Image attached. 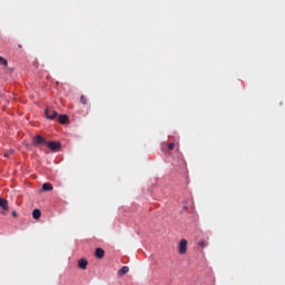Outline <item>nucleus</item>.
Here are the masks:
<instances>
[{
  "label": "nucleus",
  "instance_id": "f257e3e1",
  "mask_svg": "<svg viewBox=\"0 0 285 285\" xmlns=\"http://www.w3.org/2000/svg\"><path fill=\"white\" fill-rule=\"evenodd\" d=\"M188 249V242L186 239H181L180 243H178V253L180 255H186Z\"/></svg>",
  "mask_w": 285,
  "mask_h": 285
},
{
  "label": "nucleus",
  "instance_id": "f03ea898",
  "mask_svg": "<svg viewBox=\"0 0 285 285\" xmlns=\"http://www.w3.org/2000/svg\"><path fill=\"white\" fill-rule=\"evenodd\" d=\"M47 146L50 148L51 151H59L61 148V145L55 141H47Z\"/></svg>",
  "mask_w": 285,
  "mask_h": 285
},
{
  "label": "nucleus",
  "instance_id": "7ed1b4c3",
  "mask_svg": "<svg viewBox=\"0 0 285 285\" xmlns=\"http://www.w3.org/2000/svg\"><path fill=\"white\" fill-rule=\"evenodd\" d=\"M48 141L46 139H43L41 136H37L33 138V146H39V145H47Z\"/></svg>",
  "mask_w": 285,
  "mask_h": 285
},
{
  "label": "nucleus",
  "instance_id": "20e7f679",
  "mask_svg": "<svg viewBox=\"0 0 285 285\" xmlns=\"http://www.w3.org/2000/svg\"><path fill=\"white\" fill-rule=\"evenodd\" d=\"M0 207L3 209L2 214L9 210L8 200L0 197Z\"/></svg>",
  "mask_w": 285,
  "mask_h": 285
},
{
  "label": "nucleus",
  "instance_id": "39448f33",
  "mask_svg": "<svg viewBox=\"0 0 285 285\" xmlns=\"http://www.w3.org/2000/svg\"><path fill=\"white\" fill-rule=\"evenodd\" d=\"M46 116H47L48 119L53 120L58 116V112L57 111H52L50 109H47L46 110Z\"/></svg>",
  "mask_w": 285,
  "mask_h": 285
},
{
  "label": "nucleus",
  "instance_id": "423d86ee",
  "mask_svg": "<svg viewBox=\"0 0 285 285\" xmlns=\"http://www.w3.org/2000/svg\"><path fill=\"white\" fill-rule=\"evenodd\" d=\"M104 256H105V250L102 248H97L96 249V257L101 259V258H104Z\"/></svg>",
  "mask_w": 285,
  "mask_h": 285
},
{
  "label": "nucleus",
  "instance_id": "0eeeda50",
  "mask_svg": "<svg viewBox=\"0 0 285 285\" xmlns=\"http://www.w3.org/2000/svg\"><path fill=\"white\" fill-rule=\"evenodd\" d=\"M58 121H59L61 125H66L67 121H68V116L61 115V116L58 118Z\"/></svg>",
  "mask_w": 285,
  "mask_h": 285
},
{
  "label": "nucleus",
  "instance_id": "6e6552de",
  "mask_svg": "<svg viewBox=\"0 0 285 285\" xmlns=\"http://www.w3.org/2000/svg\"><path fill=\"white\" fill-rule=\"evenodd\" d=\"M42 189L45 191H50V190L53 189V186L51 184H49V183H46V184L42 185Z\"/></svg>",
  "mask_w": 285,
  "mask_h": 285
},
{
  "label": "nucleus",
  "instance_id": "1a4fd4ad",
  "mask_svg": "<svg viewBox=\"0 0 285 285\" xmlns=\"http://www.w3.org/2000/svg\"><path fill=\"white\" fill-rule=\"evenodd\" d=\"M88 266V262L86 259H80L79 261V268L86 269Z\"/></svg>",
  "mask_w": 285,
  "mask_h": 285
},
{
  "label": "nucleus",
  "instance_id": "9d476101",
  "mask_svg": "<svg viewBox=\"0 0 285 285\" xmlns=\"http://www.w3.org/2000/svg\"><path fill=\"white\" fill-rule=\"evenodd\" d=\"M128 272H129V267H128V266H124V267L118 272V274H119L120 276H124V275H126Z\"/></svg>",
  "mask_w": 285,
  "mask_h": 285
},
{
  "label": "nucleus",
  "instance_id": "9b49d317",
  "mask_svg": "<svg viewBox=\"0 0 285 285\" xmlns=\"http://www.w3.org/2000/svg\"><path fill=\"white\" fill-rule=\"evenodd\" d=\"M32 216L35 219H39L41 217V212L39 209H35Z\"/></svg>",
  "mask_w": 285,
  "mask_h": 285
},
{
  "label": "nucleus",
  "instance_id": "f8f14e48",
  "mask_svg": "<svg viewBox=\"0 0 285 285\" xmlns=\"http://www.w3.org/2000/svg\"><path fill=\"white\" fill-rule=\"evenodd\" d=\"M0 65L4 66L6 68L8 67V60H6V58H2V56H0Z\"/></svg>",
  "mask_w": 285,
  "mask_h": 285
},
{
  "label": "nucleus",
  "instance_id": "ddd939ff",
  "mask_svg": "<svg viewBox=\"0 0 285 285\" xmlns=\"http://www.w3.org/2000/svg\"><path fill=\"white\" fill-rule=\"evenodd\" d=\"M80 102H81L82 105H87V104H88V98H86V96H81Z\"/></svg>",
  "mask_w": 285,
  "mask_h": 285
},
{
  "label": "nucleus",
  "instance_id": "4468645a",
  "mask_svg": "<svg viewBox=\"0 0 285 285\" xmlns=\"http://www.w3.org/2000/svg\"><path fill=\"white\" fill-rule=\"evenodd\" d=\"M208 244L205 242V240H200V242H198V246H200V247H206Z\"/></svg>",
  "mask_w": 285,
  "mask_h": 285
},
{
  "label": "nucleus",
  "instance_id": "2eb2a0df",
  "mask_svg": "<svg viewBox=\"0 0 285 285\" xmlns=\"http://www.w3.org/2000/svg\"><path fill=\"white\" fill-rule=\"evenodd\" d=\"M167 149H169V150H174V149H175V144H174V142H171V144L167 145Z\"/></svg>",
  "mask_w": 285,
  "mask_h": 285
},
{
  "label": "nucleus",
  "instance_id": "dca6fc26",
  "mask_svg": "<svg viewBox=\"0 0 285 285\" xmlns=\"http://www.w3.org/2000/svg\"><path fill=\"white\" fill-rule=\"evenodd\" d=\"M11 154H13V151L6 154L4 157L8 158Z\"/></svg>",
  "mask_w": 285,
  "mask_h": 285
},
{
  "label": "nucleus",
  "instance_id": "f3484780",
  "mask_svg": "<svg viewBox=\"0 0 285 285\" xmlns=\"http://www.w3.org/2000/svg\"><path fill=\"white\" fill-rule=\"evenodd\" d=\"M12 216H13V217H17V216H18L17 212H13V213H12Z\"/></svg>",
  "mask_w": 285,
  "mask_h": 285
},
{
  "label": "nucleus",
  "instance_id": "a211bd4d",
  "mask_svg": "<svg viewBox=\"0 0 285 285\" xmlns=\"http://www.w3.org/2000/svg\"><path fill=\"white\" fill-rule=\"evenodd\" d=\"M19 48L21 49V48H22V45H19Z\"/></svg>",
  "mask_w": 285,
  "mask_h": 285
},
{
  "label": "nucleus",
  "instance_id": "6ab92c4d",
  "mask_svg": "<svg viewBox=\"0 0 285 285\" xmlns=\"http://www.w3.org/2000/svg\"><path fill=\"white\" fill-rule=\"evenodd\" d=\"M10 72L12 73V72H13V69H10Z\"/></svg>",
  "mask_w": 285,
  "mask_h": 285
}]
</instances>
